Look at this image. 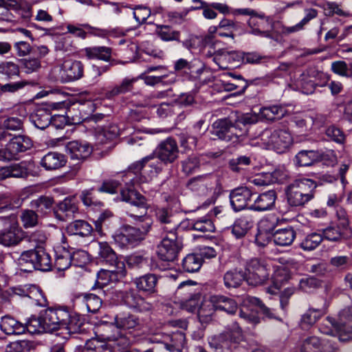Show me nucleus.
Instances as JSON below:
<instances>
[{
  "mask_svg": "<svg viewBox=\"0 0 352 352\" xmlns=\"http://www.w3.org/2000/svg\"><path fill=\"white\" fill-rule=\"evenodd\" d=\"M157 221L162 225V236L157 245V256L164 261L173 262L183 248L182 238L178 235L180 223L169 208H161L156 210Z\"/></svg>",
  "mask_w": 352,
  "mask_h": 352,
  "instance_id": "obj_1",
  "label": "nucleus"
},
{
  "mask_svg": "<svg viewBox=\"0 0 352 352\" xmlns=\"http://www.w3.org/2000/svg\"><path fill=\"white\" fill-rule=\"evenodd\" d=\"M316 181L302 177L289 184L285 190L287 204L293 208H302L315 197Z\"/></svg>",
  "mask_w": 352,
  "mask_h": 352,
  "instance_id": "obj_2",
  "label": "nucleus"
},
{
  "mask_svg": "<svg viewBox=\"0 0 352 352\" xmlns=\"http://www.w3.org/2000/svg\"><path fill=\"white\" fill-rule=\"evenodd\" d=\"M140 225L131 226L123 225L120 229L112 235L114 242L122 248H133L143 241L151 229V219H134Z\"/></svg>",
  "mask_w": 352,
  "mask_h": 352,
  "instance_id": "obj_3",
  "label": "nucleus"
},
{
  "mask_svg": "<svg viewBox=\"0 0 352 352\" xmlns=\"http://www.w3.org/2000/svg\"><path fill=\"white\" fill-rule=\"evenodd\" d=\"M112 333L107 335L106 339L109 341L122 340L123 344L129 341L126 334L133 333L142 329L143 324L141 319L131 312H121L116 315L113 322Z\"/></svg>",
  "mask_w": 352,
  "mask_h": 352,
  "instance_id": "obj_4",
  "label": "nucleus"
},
{
  "mask_svg": "<svg viewBox=\"0 0 352 352\" xmlns=\"http://www.w3.org/2000/svg\"><path fill=\"white\" fill-rule=\"evenodd\" d=\"M18 261L20 270L24 272H32L34 270L47 272L52 267L50 254L40 246L23 252Z\"/></svg>",
  "mask_w": 352,
  "mask_h": 352,
  "instance_id": "obj_5",
  "label": "nucleus"
},
{
  "mask_svg": "<svg viewBox=\"0 0 352 352\" xmlns=\"http://www.w3.org/2000/svg\"><path fill=\"white\" fill-rule=\"evenodd\" d=\"M241 336V330L239 327L233 329H227L222 333L210 336L208 344L217 352H231L232 349L236 348Z\"/></svg>",
  "mask_w": 352,
  "mask_h": 352,
  "instance_id": "obj_6",
  "label": "nucleus"
},
{
  "mask_svg": "<svg viewBox=\"0 0 352 352\" xmlns=\"http://www.w3.org/2000/svg\"><path fill=\"white\" fill-rule=\"evenodd\" d=\"M120 195L122 201L130 203L132 206L139 210L138 213L136 214L133 211V209H129L126 211L128 216L133 219H151L149 216L146 215L148 208L147 199L138 191L135 189L125 188L120 190Z\"/></svg>",
  "mask_w": 352,
  "mask_h": 352,
  "instance_id": "obj_7",
  "label": "nucleus"
},
{
  "mask_svg": "<svg viewBox=\"0 0 352 352\" xmlns=\"http://www.w3.org/2000/svg\"><path fill=\"white\" fill-rule=\"evenodd\" d=\"M326 320L331 324L340 342L352 340V307L342 310L338 319L327 316Z\"/></svg>",
  "mask_w": 352,
  "mask_h": 352,
  "instance_id": "obj_8",
  "label": "nucleus"
},
{
  "mask_svg": "<svg viewBox=\"0 0 352 352\" xmlns=\"http://www.w3.org/2000/svg\"><path fill=\"white\" fill-rule=\"evenodd\" d=\"M261 139L265 144L272 147L278 153L286 151L293 143L291 134L283 129H265L261 134Z\"/></svg>",
  "mask_w": 352,
  "mask_h": 352,
  "instance_id": "obj_9",
  "label": "nucleus"
},
{
  "mask_svg": "<svg viewBox=\"0 0 352 352\" xmlns=\"http://www.w3.org/2000/svg\"><path fill=\"white\" fill-rule=\"evenodd\" d=\"M246 282L251 286L263 285L269 279L270 272L265 261L258 258H252L246 262L245 271Z\"/></svg>",
  "mask_w": 352,
  "mask_h": 352,
  "instance_id": "obj_10",
  "label": "nucleus"
},
{
  "mask_svg": "<svg viewBox=\"0 0 352 352\" xmlns=\"http://www.w3.org/2000/svg\"><path fill=\"white\" fill-rule=\"evenodd\" d=\"M33 146L30 138L20 135L13 137L3 148H0V161L16 160L20 153L25 152Z\"/></svg>",
  "mask_w": 352,
  "mask_h": 352,
  "instance_id": "obj_11",
  "label": "nucleus"
},
{
  "mask_svg": "<svg viewBox=\"0 0 352 352\" xmlns=\"http://www.w3.org/2000/svg\"><path fill=\"white\" fill-rule=\"evenodd\" d=\"M4 228L0 230V244L5 247L18 245L23 240V231L16 217L4 219Z\"/></svg>",
  "mask_w": 352,
  "mask_h": 352,
  "instance_id": "obj_12",
  "label": "nucleus"
},
{
  "mask_svg": "<svg viewBox=\"0 0 352 352\" xmlns=\"http://www.w3.org/2000/svg\"><path fill=\"white\" fill-rule=\"evenodd\" d=\"M232 14L250 15L248 23L254 34L264 36L270 35V31L272 28V20L263 15L255 14V12L250 8L234 9Z\"/></svg>",
  "mask_w": 352,
  "mask_h": 352,
  "instance_id": "obj_13",
  "label": "nucleus"
},
{
  "mask_svg": "<svg viewBox=\"0 0 352 352\" xmlns=\"http://www.w3.org/2000/svg\"><path fill=\"white\" fill-rule=\"evenodd\" d=\"M98 255L100 262L105 263L111 268H116L120 277L126 276V270L124 261L117 256L108 243H98Z\"/></svg>",
  "mask_w": 352,
  "mask_h": 352,
  "instance_id": "obj_14",
  "label": "nucleus"
},
{
  "mask_svg": "<svg viewBox=\"0 0 352 352\" xmlns=\"http://www.w3.org/2000/svg\"><path fill=\"white\" fill-rule=\"evenodd\" d=\"M236 129L234 122L228 117L214 121L212 124L211 133L221 140L235 142L242 135L234 132Z\"/></svg>",
  "mask_w": 352,
  "mask_h": 352,
  "instance_id": "obj_15",
  "label": "nucleus"
},
{
  "mask_svg": "<svg viewBox=\"0 0 352 352\" xmlns=\"http://www.w3.org/2000/svg\"><path fill=\"white\" fill-rule=\"evenodd\" d=\"M179 148L177 142L172 138H168L161 142L153 153L165 165L174 163L179 157Z\"/></svg>",
  "mask_w": 352,
  "mask_h": 352,
  "instance_id": "obj_16",
  "label": "nucleus"
},
{
  "mask_svg": "<svg viewBox=\"0 0 352 352\" xmlns=\"http://www.w3.org/2000/svg\"><path fill=\"white\" fill-rule=\"evenodd\" d=\"M192 281L183 282L177 288L178 294H186L187 297L181 300L179 306L182 309L186 310L188 312L193 313L198 311L201 301V294L199 292L193 291L190 287Z\"/></svg>",
  "mask_w": 352,
  "mask_h": 352,
  "instance_id": "obj_17",
  "label": "nucleus"
},
{
  "mask_svg": "<svg viewBox=\"0 0 352 352\" xmlns=\"http://www.w3.org/2000/svg\"><path fill=\"white\" fill-rule=\"evenodd\" d=\"M42 314L43 322L49 332L62 329L68 319V310L65 308H48Z\"/></svg>",
  "mask_w": 352,
  "mask_h": 352,
  "instance_id": "obj_18",
  "label": "nucleus"
},
{
  "mask_svg": "<svg viewBox=\"0 0 352 352\" xmlns=\"http://www.w3.org/2000/svg\"><path fill=\"white\" fill-rule=\"evenodd\" d=\"M214 61L222 69L237 67L243 63V52L221 49L214 52Z\"/></svg>",
  "mask_w": 352,
  "mask_h": 352,
  "instance_id": "obj_19",
  "label": "nucleus"
},
{
  "mask_svg": "<svg viewBox=\"0 0 352 352\" xmlns=\"http://www.w3.org/2000/svg\"><path fill=\"white\" fill-rule=\"evenodd\" d=\"M122 300L127 307L139 312L150 311L153 308L151 302H148L133 289H130L123 293Z\"/></svg>",
  "mask_w": 352,
  "mask_h": 352,
  "instance_id": "obj_20",
  "label": "nucleus"
},
{
  "mask_svg": "<svg viewBox=\"0 0 352 352\" xmlns=\"http://www.w3.org/2000/svg\"><path fill=\"white\" fill-rule=\"evenodd\" d=\"M255 215L250 211L243 212L236 219L232 226V233L236 239L243 238L248 231L253 228Z\"/></svg>",
  "mask_w": 352,
  "mask_h": 352,
  "instance_id": "obj_21",
  "label": "nucleus"
},
{
  "mask_svg": "<svg viewBox=\"0 0 352 352\" xmlns=\"http://www.w3.org/2000/svg\"><path fill=\"white\" fill-rule=\"evenodd\" d=\"M63 82H72L80 79L84 74V65L79 60H66L60 69Z\"/></svg>",
  "mask_w": 352,
  "mask_h": 352,
  "instance_id": "obj_22",
  "label": "nucleus"
},
{
  "mask_svg": "<svg viewBox=\"0 0 352 352\" xmlns=\"http://www.w3.org/2000/svg\"><path fill=\"white\" fill-rule=\"evenodd\" d=\"M252 195V192L248 187L241 186L231 190L229 197L232 209L235 212L245 209Z\"/></svg>",
  "mask_w": 352,
  "mask_h": 352,
  "instance_id": "obj_23",
  "label": "nucleus"
},
{
  "mask_svg": "<svg viewBox=\"0 0 352 352\" xmlns=\"http://www.w3.org/2000/svg\"><path fill=\"white\" fill-rule=\"evenodd\" d=\"M219 28L220 37H230L232 39L236 35H241L244 32V24L235 17H223L219 23Z\"/></svg>",
  "mask_w": 352,
  "mask_h": 352,
  "instance_id": "obj_24",
  "label": "nucleus"
},
{
  "mask_svg": "<svg viewBox=\"0 0 352 352\" xmlns=\"http://www.w3.org/2000/svg\"><path fill=\"white\" fill-rule=\"evenodd\" d=\"M57 209L54 210V215L56 219L65 221L67 219L74 217V214L78 212V207L75 202L74 197H67L56 205Z\"/></svg>",
  "mask_w": 352,
  "mask_h": 352,
  "instance_id": "obj_25",
  "label": "nucleus"
},
{
  "mask_svg": "<svg viewBox=\"0 0 352 352\" xmlns=\"http://www.w3.org/2000/svg\"><path fill=\"white\" fill-rule=\"evenodd\" d=\"M133 283L138 292L150 295L157 292L158 276L155 274L148 273L137 277L133 280Z\"/></svg>",
  "mask_w": 352,
  "mask_h": 352,
  "instance_id": "obj_26",
  "label": "nucleus"
},
{
  "mask_svg": "<svg viewBox=\"0 0 352 352\" xmlns=\"http://www.w3.org/2000/svg\"><path fill=\"white\" fill-rule=\"evenodd\" d=\"M276 199L277 193L274 190L266 191L258 195L249 209L257 212L271 210L274 206Z\"/></svg>",
  "mask_w": 352,
  "mask_h": 352,
  "instance_id": "obj_27",
  "label": "nucleus"
},
{
  "mask_svg": "<svg viewBox=\"0 0 352 352\" xmlns=\"http://www.w3.org/2000/svg\"><path fill=\"white\" fill-rule=\"evenodd\" d=\"M29 118L35 127L44 130L50 125L52 115L48 107L42 106L36 108L31 113Z\"/></svg>",
  "mask_w": 352,
  "mask_h": 352,
  "instance_id": "obj_28",
  "label": "nucleus"
},
{
  "mask_svg": "<svg viewBox=\"0 0 352 352\" xmlns=\"http://www.w3.org/2000/svg\"><path fill=\"white\" fill-rule=\"evenodd\" d=\"M30 206L41 217H46L55 210V199L52 196L42 195L30 201Z\"/></svg>",
  "mask_w": 352,
  "mask_h": 352,
  "instance_id": "obj_29",
  "label": "nucleus"
},
{
  "mask_svg": "<svg viewBox=\"0 0 352 352\" xmlns=\"http://www.w3.org/2000/svg\"><path fill=\"white\" fill-rule=\"evenodd\" d=\"M67 151L72 160L84 161L91 155L93 148L87 143L72 141L67 144Z\"/></svg>",
  "mask_w": 352,
  "mask_h": 352,
  "instance_id": "obj_30",
  "label": "nucleus"
},
{
  "mask_svg": "<svg viewBox=\"0 0 352 352\" xmlns=\"http://www.w3.org/2000/svg\"><path fill=\"white\" fill-rule=\"evenodd\" d=\"M192 9H203L204 16L208 19H213L217 17V14L214 10L223 14H228L230 13L232 14L233 11V10L231 9L228 5L221 3H208L206 2H201V5H199V6H195L192 8Z\"/></svg>",
  "mask_w": 352,
  "mask_h": 352,
  "instance_id": "obj_31",
  "label": "nucleus"
},
{
  "mask_svg": "<svg viewBox=\"0 0 352 352\" xmlns=\"http://www.w3.org/2000/svg\"><path fill=\"white\" fill-rule=\"evenodd\" d=\"M223 280L227 289H236L246 281V273L242 269L232 268L223 274Z\"/></svg>",
  "mask_w": 352,
  "mask_h": 352,
  "instance_id": "obj_32",
  "label": "nucleus"
},
{
  "mask_svg": "<svg viewBox=\"0 0 352 352\" xmlns=\"http://www.w3.org/2000/svg\"><path fill=\"white\" fill-rule=\"evenodd\" d=\"M296 236V232L292 226L278 229L272 234L274 243L279 246H289L292 245Z\"/></svg>",
  "mask_w": 352,
  "mask_h": 352,
  "instance_id": "obj_33",
  "label": "nucleus"
},
{
  "mask_svg": "<svg viewBox=\"0 0 352 352\" xmlns=\"http://www.w3.org/2000/svg\"><path fill=\"white\" fill-rule=\"evenodd\" d=\"M186 342V335L180 331L173 332L168 335L164 341V346L169 352H182Z\"/></svg>",
  "mask_w": 352,
  "mask_h": 352,
  "instance_id": "obj_34",
  "label": "nucleus"
},
{
  "mask_svg": "<svg viewBox=\"0 0 352 352\" xmlns=\"http://www.w3.org/2000/svg\"><path fill=\"white\" fill-rule=\"evenodd\" d=\"M211 303L215 310L224 311L229 314L236 313L238 307L235 300L224 296H214L211 298Z\"/></svg>",
  "mask_w": 352,
  "mask_h": 352,
  "instance_id": "obj_35",
  "label": "nucleus"
},
{
  "mask_svg": "<svg viewBox=\"0 0 352 352\" xmlns=\"http://www.w3.org/2000/svg\"><path fill=\"white\" fill-rule=\"evenodd\" d=\"M119 135V129L115 124L98 126L96 129V137L98 143L104 144L116 139Z\"/></svg>",
  "mask_w": 352,
  "mask_h": 352,
  "instance_id": "obj_36",
  "label": "nucleus"
},
{
  "mask_svg": "<svg viewBox=\"0 0 352 352\" xmlns=\"http://www.w3.org/2000/svg\"><path fill=\"white\" fill-rule=\"evenodd\" d=\"M296 164L298 166H309L322 160V155L317 151H300L296 157Z\"/></svg>",
  "mask_w": 352,
  "mask_h": 352,
  "instance_id": "obj_37",
  "label": "nucleus"
},
{
  "mask_svg": "<svg viewBox=\"0 0 352 352\" xmlns=\"http://www.w3.org/2000/svg\"><path fill=\"white\" fill-rule=\"evenodd\" d=\"M0 328L7 335H19L25 332L24 324L9 316H6L1 318Z\"/></svg>",
  "mask_w": 352,
  "mask_h": 352,
  "instance_id": "obj_38",
  "label": "nucleus"
},
{
  "mask_svg": "<svg viewBox=\"0 0 352 352\" xmlns=\"http://www.w3.org/2000/svg\"><path fill=\"white\" fill-rule=\"evenodd\" d=\"M85 55L88 59H98L104 61H111L112 49L106 46H95L86 47Z\"/></svg>",
  "mask_w": 352,
  "mask_h": 352,
  "instance_id": "obj_39",
  "label": "nucleus"
},
{
  "mask_svg": "<svg viewBox=\"0 0 352 352\" xmlns=\"http://www.w3.org/2000/svg\"><path fill=\"white\" fill-rule=\"evenodd\" d=\"M66 160L64 155L50 152L46 154L41 160V166L46 170H56L65 166Z\"/></svg>",
  "mask_w": 352,
  "mask_h": 352,
  "instance_id": "obj_40",
  "label": "nucleus"
},
{
  "mask_svg": "<svg viewBox=\"0 0 352 352\" xmlns=\"http://www.w3.org/2000/svg\"><path fill=\"white\" fill-rule=\"evenodd\" d=\"M79 302L85 305L88 312L95 314L99 311L102 306V299L94 294H82L77 297Z\"/></svg>",
  "mask_w": 352,
  "mask_h": 352,
  "instance_id": "obj_41",
  "label": "nucleus"
},
{
  "mask_svg": "<svg viewBox=\"0 0 352 352\" xmlns=\"http://www.w3.org/2000/svg\"><path fill=\"white\" fill-rule=\"evenodd\" d=\"M251 164L252 160L250 157L241 155L230 159L228 162V168L235 174L243 175Z\"/></svg>",
  "mask_w": 352,
  "mask_h": 352,
  "instance_id": "obj_42",
  "label": "nucleus"
},
{
  "mask_svg": "<svg viewBox=\"0 0 352 352\" xmlns=\"http://www.w3.org/2000/svg\"><path fill=\"white\" fill-rule=\"evenodd\" d=\"M116 268L111 270H102L98 273V278L92 289L97 288L102 289L107 285L109 282H117L124 277H120L117 274Z\"/></svg>",
  "mask_w": 352,
  "mask_h": 352,
  "instance_id": "obj_43",
  "label": "nucleus"
},
{
  "mask_svg": "<svg viewBox=\"0 0 352 352\" xmlns=\"http://www.w3.org/2000/svg\"><path fill=\"white\" fill-rule=\"evenodd\" d=\"M346 230L344 228H341L340 225L331 222L327 228L322 229L320 231L323 239L339 242L344 238V231Z\"/></svg>",
  "mask_w": 352,
  "mask_h": 352,
  "instance_id": "obj_44",
  "label": "nucleus"
},
{
  "mask_svg": "<svg viewBox=\"0 0 352 352\" xmlns=\"http://www.w3.org/2000/svg\"><path fill=\"white\" fill-rule=\"evenodd\" d=\"M157 36L164 41L180 42L181 32L167 25H157L155 30Z\"/></svg>",
  "mask_w": 352,
  "mask_h": 352,
  "instance_id": "obj_45",
  "label": "nucleus"
},
{
  "mask_svg": "<svg viewBox=\"0 0 352 352\" xmlns=\"http://www.w3.org/2000/svg\"><path fill=\"white\" fill-rule=\"evenodd\" d=\"M210 175V174H205L192 177L188 181L186 187L193 192L204 195L208 190L207 182Z\"/></svg>",
  "mask_w": 352,
  "mask_h": 352,
  "instance_id": "obj_46",
  "label": "nucleus"
},
{
  "mask_svg": "<svg viewBox=\"0 0 352 352\" xmlns=\"http://www.w3.org/2000/svg\"><path fill=\"white\" fill-rule=\"evenodd\" d=\"M324 314L322 309L309 308L305 314L302 316L300 327L303 329H307L314 325L319 318Z\"/></svg>",
  "mask_w": 352,
  "mask_h": 352,
  "instance_id": "obj_47",
  "label": "nucleus"
},
{
  "mask_svg": "<svg viewBox=\"0 0 352 352\" xmlns=\"http://www.w3.org/2000/svg\"><path fill=\"white\" fill-rule=\"evenodd\" d=\"M67 230L72 234L87 236L92 232L93 228L84 220H76L67 226Z\"/></svg>",
  "mask_w": 352,
  "mask_h": 352,
  "instance_id": "obj_48",
  "label": "nucleus"
},
{
  "mask_svg": "<svg viewBox=\"0 0 352 352\" xmlns=\"http://www.w3.org/2000/svg\"><path fill=\"white\" fill-rule=\"evenodd\" d=\"M110 346L105 342L97 338L91 339L85 343L79 352H111Z\"/></svg>",
  "mask_w": 352,
  "mask_h": 352,
  "instance_id": "obj_49",
  "label": "nucleus"
},
{
  "mask_svg": "<svg viewBox=\"0 0 352 352\" xmlns=\"http://www.w3.org/2000/svg\"><path fill=\"white\" fill-rule=\"evenodd\" d=\"M43 314L39 317H31L24 324L25 331L27 330L30 333H41L48 332L45 324L43 322Z\"/></svg>",
  "mask_w": 352,
  "mask_h": 352,
  "instance_id": "obj_50",
  "label": "nucleus"
},
{
  "mask_svg": "<svg viewBox=\"0 0 352 352\" xmlns=\"http://www.w3.org/2000/svg\"><path fill=\"white\" fill-rule=\"evenodd\" d=\"M135 81V78H124L120 85L114 86L111 90L108 91L107 96L109 98H113L131 91L133 89V84Z\"/></svg>",
  "mask_w": 352,
  "mask_h": 352,
  "instance_id": "obj_51",
  "label": "nucleus"
},
{
  "mask_svg": "<svg viewBox=\"0 0 352 352\" xmlns=\"http://www.w3.org/2000/svg\"><path fill=\"white\" fill-rule=\"evenodd\" d=\"M202 265L201 256L195 254H188L182 261V267L186 272L193 273L197 272Z\"/></svg>",
  "mask_w": 352,
  "mask_h": 352,
  "instance_id": "obj_52",
  "label": "nucleus"
},
{
  "mask_svg": "<svg viewBox=\"0 0 352 352\" xmlns=\"http://www.w3.org/2000/svg\"><path fill=\"white\" fill-rule=\"evenodd\" d=\"M182 171L188 176L194 173L200 168V159L199 157L192 155L183 160L180 162Z\"/></svg>",
  "mask_w": 352,
  "mask_h": 352,
  "instance_id": "obj_53",
  "label": "nucleus"
},
{
  "mask_svg": "<svg viewBox=\"0 0 352 352\" xmlns=\"http://www.w3.org/2000/svg\"><path fill=\"white\" fill-rule=\"evenodd\" d=\"M39 214L32 209H25L21 211L20 216L24 228H31L38 226Z\"/></svg>",
  "mask_w": 352,
  "mask_h": 352,
  "instance_id": "obj_54",
  "label": "nucleus"
},
{
  "mask_svg": "<svg viewBox=\"0 0 352 352\" xmlns=\"http://www.w3.org/2000/svg\"><path fill=\"white\" fill-rule=\"evenodd\" d=\"M323 241L321 233L311 232L307 234L300 244V247L306 251L316 249Z\"/></svg>",
  "mask_w": 352,
  "mask_h": 352,
  "instance_id": "obj_55",
  "label": "nucleus"
},
{
  "mask_svg": "<svg viewBox=\"0 0 352 352\" xmlns=\"http://www.w3.org/2000/svg\"><path fill=\"white\" fill-rule=\"evenodd\" d=\"M0 74L8 80L13 79L19 76V67L12 61H3L0 63Z\"/></svg>",
  "mask_w": 352,
  "mask_h": 352,
  "instance_id": "obj_56",
  "label": "nucleus"
},
{
  "mask_svg": "<svg viewBox=\"0 0 352 352\" xmlns=\"http://www.w3.org/2000/svg\"><path fill=\"white\" fill-rule=\"evenodd\" d=\"M286 113V110L281 106L274 105L267 107H263L261 111V115L268 120H275L283 118Z\"/></svg>",
  "mask_w": 352,
  "mask_h": 352,
  "instance_id": "obj_57",
  "label": "nucleus"
},
{
  "mask_svg": "<svg viewBox=\"0 0 352 352\" xmlns=\"http://www.w3.org/2000/svg\"><path fill=\"white\" fill-rule=\"evenodd\" d=\"M246 300L250 305L256 307L257 311L261 313L264 316L270 319L276 318V314L266 307L260 298L254 296H248Z\"/></svg>",
  "mask_w": 352,
  "mask_h": 352,
  "instance_id": "obj_58",
  "label": "nucleus"
},
{
  "mask_svg": "<svg viewBox=\"0 0 352 352\" xmlns=\"http://www.w3.org/2000/svg\"><path fill=\"white\" fill-rule=\"evenodd\" d=\"M121 183L116 179H107L102 180L101 185L98 188L97 190L102 193H107L114 195L120 192Z\"/></svg>",
  "mask_w": 352,
  "mask_h": 352,
  "instance_id": "obj_59",
  "label": "nucleus"
},
{
  "mask_svg": "<svg viewBox=\"0 0 352 352\" xmlns=\"http://www.w3.org/2000/svg\"><path fill=\"white\" fill-rule=\"evenodd\" d=\"M291 276L289 271L285 267H280L277 269L272 276L273 286L276 289H280L281 287L287 283Z\"/></svg>",
  "mask_w": 352,
  "mask_h": 352,
  "instance_id": "obj_60",
  "label": "nucleus"
},
{
  "mask_svg": "<svg viewBox=\"0 0 352 352\" xmlns=\"http://www.w3.org/2000/svg\"><path fill=\"white\" fill-rule=\"evenodd\" d=\"M230 76L234 78V82H228L225 84V88L228 91H233L239 89L238 93L242 94L248 87V83L241 75H234L230 74Z\"/></svg>",
  "mask_w": 352,
  "mask_h": 352,
  "instance_id": "obj_61",
  "label": "nucleus"
},
{
  "mask_svg": "<svg viewBox=\"0 0 352 352\" xmlns=\"http://www.w3.org/2000/svg\"><path fill=\"white\" fill-rule=\"evenodd\" d=\"M3 131L2 133V137L5 138L7 134L10 135L11 134L8 133L9 131H19L23 127V122L22 120L16 117H10L6 119L3 123Z\"/></svg>",
  "mask_w": 352,
  "mask_h": 352,
  "instance_id": "obj_62",
  "label": "nucleus"
},
{
  "mask_svg": "<svg viewBox=\"0 0 352 352\" xmlns=\"http://www.w3.org/2000/svg\"><path fill=\"white\" fill-rule=\"evenodd\" d=\"M80 198L82 201L83 204L87 206H96L102 205V203L98 199L97 196L95 195L94 188L83 190L80 194Z\"/></svg>",
  "mask_w": 352,
  "mask_h": 352,
  "instance_id": "obj_63",
  "label": "nucleus"
},
{
  "mask_svg": "<svg viewBox=\"0 0 352 352\" xmlns=\"http://www.w3.org/2000/svg\"><path fill=\"white\" fill-rule=\"evenodd\" d=\"M320 343V338L312 336L305 338L300 346V352H317Z\"/></svg>",
  "mask_w": 352,
  "mask_h": 352,
  "instance_id": "obj_64",
  "label": "nucleus"
}]
</instances>
